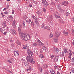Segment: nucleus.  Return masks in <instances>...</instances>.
I'll return each instance as SVG.
<instances>
[{"label": "nucleus", "instance_id": "obj_60", "mask_svg": "<svg viewBox=\"0 0 74 74\" xmlns=\"http://www.w3.org/2000/svg\"><path fill=\"white\" fill-rule=\"evenodd\" d=\"M34 3H35V4H37V2L36 1H35Z\"/></svg>", "mask_w": 74, "mask_h": 74}, {"label": "nucleus", "instance_id": "obj_27", "mask_svg": "<svg viewBox=\"0 0 74 74\" xmlns=\"http://www.w3.org/2000/svg\"><path fill=\"white\" fill-rule=\"evenodd\" d=\"M49 37H53V35L52 34V32H50Z\"/></svg>", "mask_w": 74, "mask_h": 74}, {"label": "nucleus", "instance_id": "obj_11", "mask_svg": "<svg viewBox=\"0 0 74 74\" xmlns=\"http://www.w3.org/2000/svg\"><path fill=\"white\" fill-rule=\"evenodd\" d=\"M15 20H14V21L13 22V25H12V26H13V27H14V28H15V27H16V25H15Z\"/></svg>", "mask_w": 74, "mask_h": 74}, {"label": "nucleus", "instance_id": "obj_18", "mask_svg": "<svg viewBox=\"0 0 74 74\" xmlns=\"http://www.w3.org/2000/svg\"><path fill=\"white\" fill-rule=\"evenodd\" d=\"M18 32H20V33H19V34L20 35V33H21V28H20L19 27H18Z\"/></svg>", "mask_w": 74, "mask_h": 74}, {"label": "nucleus", "instance_id": "obj_21", "mask_svg": "<svg viewBox=\"0 0 74 74\" xmlns=\"http://www.w3.org/2000/svg\"><path fill=\"white\" fill-rule=\"evenodd\" d=\"M23 27H25V24H26V22H25V21H24L23 23Z\"/></svg>", "mask_w": 74, "mask_h": 74}, {"label": "nucleus", "instance_id": "obj_29", "mask_svg": "<svg viewBox=\"0 0 74 74\" xmlns=\"http://www.w3.org/2000/svg\"><path fill=\"white\" fill-rule=\"evenodd\" d=\"M23 48L24 49H26V48H27V46L26 45H24L23 46Z\"/></svg>", "mask_w": 74, "mask_h": 74}, {"label": "nucleus", "instance_id": "obj_52", "mask_svg": "<svg viewBox=\"0 0 74 74\" xmlns=\"http://www.w3.org/2000/svg\"><path fill=\"white\" fill-rule=\"evenodd\" d=\"M15 12V11L14 10H12V13L13 14H14V13Z\"/></svg>", "mask_w": 74, "mask_h": 74}, {"label": "nucleus", "instance_id": "obj_40", "mask_svg": "<svg viewBox=\"0 0 74 74\" xmlns=\"http://www.w3.org/2000/svg\"><path fill=\"white\" fill-rule=\"evenodd\" d=\"M57 7L58 8V9H60V6L58 5H57Z\"/></svg>", "mask_w": 74, "mask_h": 74}, {"label": "nucleus", "instance_id": "obj_26", "mask_svg": "<svg viewBox=\"0 0 74 74\" xmlns=\"http://www.w3.org/2000/svg\"><path fill=\"white\" fill-rule=\"evenodd\" d=\"M32 70V69L30 67H29L28 69H27L26 70L27 71H30V70Z\"/></svg>", "mask_w": 74, "mask_h": 74}, {"label": "nucleus", "instance_id": "obj_28", "mask_svg": "<svg viewBox=\"0 0 74 74\" xmlns=\"http://www.w3.org/2000/svg\"><path fill=\"white\" fill-rule=\"evenodd\" d=\"M55 17L56 18H60V16H58L56 14L55 15Z\"/></svg>", "mask_w": 74, "mask_h": 74}, {"label": "nucleus", "instance_id": "obj_1", "mask_svg": "<svg viewBox=\"0 0 74 74\" xmlns=\"http://www.w3.org/2000/svg\"><path fill=\"white\" fill-rule=\"evenodd\" d=\"M20 36L21 37V39L25 40V41H27L30 39V35H25L23 33H20Z\"/></svg>", "mask_w": 74, "mask_h": 74}, {"label": "nucleus", "instance_id": "obj_35", "mask_svg": "<svg viewBox=\"0 0 74 74\" xmlns=\"http://www.w3.org/2000/svg\"><path fill=\"white\" fill-rule=\"evenodd\" d=\"M59 11H60V12H63L64 11L62 9L60 8L59 9Z\"/></svg>", "mask_w": 74, "mask_h": 74}, {"label": "nucleus", "instance_id": "obj_24", "mask_svg": "<svg viewBox=\"0 0 74 74\" xmlns=\"http://www.w3.org/2000/svg\"><path fill=\"white\" fill-rule=\"evenodd\" d=\"M37 14L38 15H41V12H40V11H37Z\"/></svg>", "mask_w": 74, "mask_h": 74}, {"label": "nucleus", "instance_id": "obj_54", "mask_svg": "<svg viewBox=\"0 0 74 74\" xmlns=\"http://www.w3.org/2000/svg\"><path fill=\"white\" fill-rule=\"evenodd\" d=\"M0 30L2 33H3V29H0Z\"/></svg>", "mask_w": 74, "mask_h": 74}, {"label": "nucleus", "instance_id": "obj_53", "mask_svg": "<svg viewBox=\"0 0 74 74\" xmlns=\"http://www.w3.org/2000/svg\"><path fill=\"white\" fill-rule=\"evenodd\" d=\"M7 33V32H4L3 33L4 34V35H6Z\"/></svg>", "mask_w": 74, "mask_h": 74}, {"label": "nucleus", "instance_id": "obj_56", "mask_svg": "<svg viewBox=\"0 0 74 74\" xmlns=\"http://www.w3.org/2000/svg\"><path fill=\"white\" fill-rule=\"evenodd\" d=\"M71 56L70 55H69L68 56V57H69V58H71Z\"/></svg>", "mask_w": 74, "mask_h": 74}, {"label": "nucleus", "instance_id": "obj_38", "mask_svg": "<svg viewBox=\"0 0 74 74\" xmlns=\"http://www.w3.org/2000/svg\"><path fill=\"white\" fill-rule=\"evenodd\" d=\"M1 14L2 17H3V18H4V13H1Z\"/></svg>", "mask_w": 74, "mask_h": 74}, {"label": "nucleus", "instance_id": "obj_10", "mask_svg": "<svg viewBox=\"0 0 74 74\" xmlns=\"http://www.w3.org/2000/svg\"><path fill=\"white\" fill-rule=\"evenodd\" d=\"M14 55H15V56H18L19 55V52L18 51H14Z\"/></svg>", "mask_w": 74, "mask_h": 74}, {"label": "nucleus", "instance_id": "obj_15", "mask_svg": "<svg viewBox=\"0 0 74 74\" xmlns=\"http://www.w3.org/2000/svg\"><path fill=\"white\" fill-rule=\"evenodd\" d=\"M50 73H51V74H56L55 73V71H54V70H51L50 71Z\"/></svg>", "mask_w": 74, "mask_h": 74}, {"label": "nucleus", "instance_id": "obj_37", "mask_svg": "<svg viewBox=\"0 0 74 74\" xmlns=\"http://www.w3.org/2000/svg\"><path fill=\"white\" fill-rule=\"evenodd\" d=\"M42 68L40 67L39 68V70H40V72H42Z\"/></svg>", "mask_w": 74, "mask_h": 74}, {"label": "nucleus", "instance_id": "obj_46", "mask_svg": "<svg viewBox=\"0 0 74 74\" xmlns=\"http://www.w3.org/2000/svg\"><path fill=\"white\" fill-rule=\"evenodd\" d=\"M4 14H8V12L7 11H5L4 12Z\"/></svg>", "mask_w": 74, "mask_h": 74}, {"label": "nucleus", "instance_id": "obj_16", "mask_svg": "<svg viewBox=\"0 0 74 74\" xmlns=\"http://www.w3.org/2000/svg\"><path fill=\"white\" fill-rule=\"evenodd\" d=\"M48 67V65L47 64H45L43 66V68L45 69H47Z\"/></svg>", "mask_w": 74, "mask_h": 74}, {"label": "nucleus", "instance_id": "obj_64", "mask_svg": "<svg viewBox=\"0 0 74 74\" xmlns=\"http://www.w3.org/2000/svg\"><path fill=\"white\" fill-rule=\"evenodd\" d=\"M72 65L73 66H74V63H73L72 64Z\"/></svg>", "mask_w": 74, "mask_h": 74}, {"label": "nucleus", "instance_id": "obj_23", "mask_svg": "<svg viewBox=\"0 0 74 74\" xmlns=\"http://www.w3.org/2000/svg\"><path fill=\"white\" fill-rule=\"evenodd\" d=\"M63 34H65V36H67L69 34H68V33L66 32H63Z\"/></svg>", "mask_w": 74, "mask_h": 74}, {"label": "nucleus", "instance_id": "obj_32", "mask_svg": "<svg viewBox=\"0 0 74 74\" xmlns=\"http://www.w3.org/2000/svg\"><path fill=\"white\" fill-rule=\"evenodd\" d=\"M35 23L37 24V25H38L39 24V23H38V21H37V20H36L35 21Z\"/></svg>", "mask_w": 74, "mask_h": 74}, {"label": "nucleus", "instance_id": "obj_39", "mask_svg": "<svg viewBox=\"0 0 74 74\" xmlns=\"http://www.w3.org/2000/svg\"><path fill=\"white\" fill-rule=\"evenodd\" d=\"M71 61L72 62H74V57L72 59Z\"/></svg>", "mask_w": 74, "mask_h": 74}, {"label": "nucleus", "instance_id": "obj_45", "mask_svg": "<svg viewBox=\"0 0 74 74\" xmlns=\"http://www.w3.org/2000/svg\"><path fill=\"white\" fill-rule=\"evenodd\" d=\"M66 16H68V15H70V13L67 12V13H66Z\"/></svg>", "mask_w": 74, "mask_h": 74}, {"label": "nucleus", "instance_id": "obj_17", "mask_svg": "<svg viewBox=\"0 0 74 74\" xmlns=\"http://www.w3.org/2000/svg\"><path fill=\"white\" fill-rule=\"evenodd\" d=\"M44 29H47V30H50V28L49 27H44Z\"/></svg>", "mask_w": 74, "mask_h": 74}, {"label": "nucleus", "instance_id": "obj_43", "mask_svg": "<svg viewBox=\"0 0 74 74\" xmlns=\"http://www.w3.org/2000/svg\"><path fill=\"white\" fill-rule=\"evenodd\" d=\"M43 11L44 12H45L46 11V9L45 8H43Z\"/></svg>", "mask_w": 74, "mask_h": 74}, {"label": "nucleus", "instance_id": "obj_9", "mask_svg": "<svg viewBox=\"0 0 74 74\" xmlns=\"http://www.w3.org/2000/svg\"><path fill=\"white\" fill-rule=\"evenodd\" d=\"M38 45H42L43 46L44 45V43H43L41 41H40L38 39Z\"/></svg>", "mask_w": 74, "mask_h": 74}, {"label": "nucleus", "instance_id": "obj_33", "mask_svg": "<svg viewBox=\"0 0 74 74\" xmlns=\"http://www.w3.org/2000/svg\"><path fill=\"white\" fill-rule=\"evenodd\" d=\"M17 44L18 45H21V42H20L19 41H17Z\"/></svg>", "mask_w": 74, "mask_h": 74}, {"label": "nucleus", "instance_id": "obj_2", "mask_svg": "<svg viewBox=\"0 0 74 74\" xmlns=\"http://www.w3.org/2000/svg\"><path fill=\"white\" fill-rule=\"evenodd\" d=\"M27 59L28 62L31 63H35V62L33 60V58L32 57L27 56Z\"/></svg>", "mask_w": 74, "mask_h": 74}, {"label": "nucleus", "instance_id": "obj_48", "mask_svg": "<svg viewBox=\"0 0 74 74\" xmlns=\"http://www.w3.org/2000/svg\"><path fill=\"white\" fill-rule=\"evenodd\" d=\"M72 32L73 33V34H74V29H72Z\"/></svg>", "mask_w": 74, "mask_h": 74}, {"label": "nucleus", "instance_id": "obj_59", "mask_svg": "<svg viewBox=\"0 0 74 74\" xmlns=\"http://www.w3.org/2000/svg\"><path fill=\"white\" fill-rule=\"evenodd\" d=\"M32 18H33V19H35V17L34 16H32Z\"/></svg>", "mask_w": 74, "mask_h": 74}, {"label": "nucleus", "instance_id": "obj_6", "mask_svg": "<svg viewBox=\"0 0 74 74\" xmlns=\"http://www.w3.org/2000/svg\"><path fill=\"white\" fill-rule=\"evenodd\" d=\"M62 5H63L64 6H66L68 4V2L67 1H65L64 2L62 3Z\"/></svg>", "mask_w": 74, "mask_h": 74}, {"label": "nucleus", "instance_id": "obj_5", "mask_svg": "<svg viewBox=\"0 0 74 74\" xmlns=\"http://www.w3.org/2000/svg\"><path fill=\"white\" fill-rule=\"evenodd\" d=\"M53 49L54 50V52H56L57 53H58V52H59V50L58 49L56 48H53Z\"/></svg>", "mask_w": 74, "mask_h": 74}, {"label": "nucleus", "instance_id": "obj_47", "mask_svg": "<svg viewBox=\"0 0 74 74\" xmlns=\"http://www.w3.org/2000/svg\"><path fill=\"white\" fill-rule=\"evenodd\" d=\"M45 74H48V71L45 72Z\"/></svg>", "mask_w": 74, "mask_h": 74}, {"label": "nucleus", "instance_id": "obj_7", "mask_svg": "<svg viewBox=\"0 0 74 74\" xmlns=\"http://www.w3.org/2000/svg\"><path fill=\"white\" fill-rule=\"evenodd\" d=\"M11 32L13 34H16V31H15L14 29H12L11 30Z\"/></svg>", "mask_w": 74, "mask_h": 74}, {"label": "nucleus", "instance_id": "obj_58", "mask_svg": "<svg viewBox=\"0 0 74 74\" xmlns=\"http://www.w3.org/2000/svg\"><path fill=\"white\" fill-rule=\"evenodd\" d=\"M54 69H56V68H57V66H54Z\"/></svg>", "mask_w": 74, "mask_h": 74}, {"label": "nucleus", "instance_id": "obj_61", "mask_svg": "<svg viewBox=\"0 0 74 74\" xmlns=\"http://www.w3.org/2000/svg\"><path fill=\"white\" fill-rule=\"evenodd\" d=\"M62 55H63V56H64V52L63 51H62Z\"/></svg>", "mask_w": 74, "mask_h": 74}, {"label": "nucleus", "instance_id": "obj_25", "mask_svg": "<svg viewBox=\"0 0 74 74\" xmlns=\"http://www.w3.org/2000/svg\"><path fill=\"white\" fill-rule=\"evenodd\" d=\"M24 64L26 66H28V64H29V63H28V62H25L24 63Z\"/></svg>", "mask_w": 74, "mask_h": 74}, {"label": "nucleus", "instance_id": "obj_31", "mask_svg": "<svg viewBox=\"0 0 74 74\" xmlns=\"http://www.w3.org/2000/svg\"><path fill=\"white\" fill-rule=\"evenodd\" d=\"M64 52L65 53H68V52H67V49H64Z\"/></svg>", "mask_w": 74, "mask_h": 74}, {"label": "nucleus", "instance_id": "obj_19", "mask_svg": "<svg viewBox=\"0 0 74 74\" xmlns=\"http://www.w3.org/2000/svg\"><path fill=\"white\" fill-rule=\"evenodd\" d=\"M33 46H37L38 44H37V43H33Z\"/></svg>", "mask_w": 74, "mask_h": 74}, {"label": "nucleus", "instance_id": "obj_13", "mask_svg": "<svg viewBox=\"0 0 74 74\" xmlns=\"http://www.w3.org/2000/svg\"><path fill=\"white\" fill-rule=\"evenodd\" d=\"M58 60V56H56L54 59V61L55 62H57Z\"/></svg>", "mask_w": 74, "mask_h": 74}, {"label": "nucleus", "instance_id": "obj_41", "mask_svg": "<svg viewBox=\"0 0 74 74\" xmlns=\"http://www.w3.org/2000/svg\"><path fill=\"white\" fill-rule=\"evenodd\" d=\"M32 52L30 51V49H28L27 50V53H29V52Z\"/></svg>", "mask_w": 74, "mask_h": 74}, {"label": "nucleus", "instance_id": "obj_44", "mask_svg": "<svg viewBox=\"0 0 74 74\" xmlns=\"http://www.w3.org/2000/svg\"><path fill=\"white\" fill-rule=\"evenodd\" d=\"M53 58H54V56L53 55H52L51 57V59H53Z\"/></svg>", "mask_w": 74, "mask_h": 74}, {"label": "nucleus", "instance_id": "obj_62", "mask_svg": "<svg viewBox=\"0 0 74 74\" xmlns=\"http://www.w3.org/2000/svg\"><path fill=\"white\" fill-rule=\"evenodd\" d=\"M57 74H60V73H59V72L57 71Z\"/></svg>", "mask_w": 74, "mask_h": 74}, {"label": "nucleus", "instance_id": "obj_50", "mask_svg": "<svg viewBox=\"0 0 74 74\" xmlns=\"http://www.w3.org/2000/svg\"><path fill=\"white\" fill-rule=\"evenodd\" d=\"M50 19H52V16H51L50 17Z\"/></svg>", "mask_w": 74, "mask_h": 74}, {"label": "nucleus", "instance_id": "obj_49", "mask_svg": "<svg viewBox=\"0 0 74 74\" xmlns=\"http://www.w3.org/2000/svg\"><path fill=\"white\" fill-rule=\"evenodd\" d=\"M25 2L27 3V4H28V3L29 2V1H28V0H27V1H25Z\"/></svg>", "mask_w": 74, "mask_h": 74}, {"label": "nucleus", "instance_id": "obj_20", "mask_svg": "<svg viewBox=\"0 0 74 74\" xmlns=\"http://www.w3.org/2000/svg\"><path fill=\"white\" fill-rule=\"evenodd\" d=\"M39 57L40 58H44V55L42 54H40L39 55Z\"/></svg>", "mask_w": 74, "mask_h": 74}, {"label": "nucleus", "instance_id": "obj_8", "mask_svg": "<svg viewBox=\"0 0 74 74\" xmlns=\"http://www.w3.org/2000/svg\"><path fill=\"white\" fill-rule=\"evenodd\" d=\"M42 50H43V51H42V52H43V51L45 52L47 50V48H46V47H45L43 46L42 47Z\"/></svg>", "mask_w": 74, "mask_h": 74}, {"label": "nucleus", "instance_id": "obj_51", "mask_svg": "<svg viewBox=\"0 0 74 74\" xmlns=\"http://www.w3.org/2000/svg\"><path fill=\"white\" fill-rule=\"evenodd\" d=\"M44 27V24H42L41 26V28H43Z\"/></svg>", "mask_w": 74, "mask_h": 74}, {"label": "nucleus", "instance_id": "obj_22", "mask_svg": "<svg viewBox=\"0 0 74 74\" xmlns=\"http://www.w3.org/2000/svg\"><path fill=\"white\" fill-rule=\"evenodd\" d=\"M28 53V55H29L30 56H32L33 55V53H32V52H29V53Z\"/></svg>", "mask_w": 74, "mask_h": 74}, {"label": "nucleus", "instance_id": "obj_63", "mask_svg": "<svg viewBox=\"0 0 74 74\" xmlns=\"http://www.w3.org/2000/svg\"><path fill=\"white\" fill-rule=\"evenodd\" d=\"M9 62L10 63H12V62L10 61H9Z\"/></svg>", "mask_w": 74, "mask_h": 74}, {"label": "nucleus", "instance_id": "obj_3", "mask_svg": "<svg viewBox=\"0 0 74 74\" xmlns=\"http://www.w3.org/2000/svg\"><path fill=\"white\" fill-rule=\"evenodd\" d=\"M42 2L44 6L46 7L48 6V3L47 1H46V0H43Z\"/></svg>", "mask_w": 74, "mask_h": 74}, {"label": "nucleus", "instance_id": "obj_30", "mask_svg": "<svg viewBox=\"0 0 74 74\" xmlns=\"http://www.w3.org/2000/svg\"><path fill=\"white\" fill-rule=\"evenodd\" d=\"M27 22H29V23H30V22H31V20H30V19H27L26 20Z\"/></svg>", "mask_w": 74, "mask_h": 74}, {"label": "nucleus", "instance_id": "obj_14", "mask_svg": "<svg viewBox=\"0 0 74 74\" xmlns=\"http://www.w3.org/2000/svg\"><path fill=\"white\" fill-rule=\"evenodd\" d=\"M2 25L3 26V27H5V25H6V22L4 21L2 23Z\"/></svg>", "mask_w": 74, "mask_h": 74}, {"label": "nucleus", "instance_id": "obj_55", "mask_svg": "<svg viewBox=\"0 0 74 74\" xmlns=\"http://www.w3.org/2000/svg\"><path fill=\"white\" fill-rule=\"evenodd\" d=\"M69 54L70 55H71H71H72V53H71V52L69 53Z\"/></svg>", "mask_w": 74, "mask_h": 74}, {"label": "nucleus", "instance_id": "obj_57", "mask_svg": "<svg viewBox=\"0 0 74 74\" xmlns=\"http://www.w3.org/2000/svg\"><path fill=\"white\" fill-rule=\"evenodd\" d=\"M8 72H9V73H11L12 74H13V73H12V72H11V71H9Z\"/></svg>", "mask_w": 74, "mask_h": 74}, {"label": "nucleus", "instance_id": "obj_42", "mask_svg": "<svg viewBox=\"0 0 74 74\" xmlns=\"http://www.w3.org/2000/svg\"><path fill=\"white\" fill-rule=\"evenodd\" d=\"M71 71L72 73H74V69H72Z\"/></svg>", "mask_w": 74, "mask_h": 74}, {"label": "nucleus", "instance_id": "obj_36", "mask_svg": "<svg viewBox=\"0 0 74 74\" xmlns=\"http://www.w3.org/2000/svg\"><path fill=\"white\" fill-rule=\"evenodd\" d=\"M25 58H23L21 59V61H22V62H23L24 61V60H25Z\"/></svg>", "mask_w": 74, "mask_h": 74}, {"label": "nucleus", "instance_id": "obj_4", "mask_svg": "<svg viewBox=\"0 0 74 74\" xmlns=\"http://www.w3.org/2000/svg\"><path fill=\"white\" fill-rule=\"evenodd\" d=\"M59 35L60 34L59 32H58L57 31H56L55 34V37L58 38L59 37Z\"/></svg>", "mask_w": 74, "mask_h": 74}, {"label": "nucleus", "instance_id": "obj_34", "mask_svg": "<svg viewBox=\"0 0 74 74\" xmlns=\"http://www.w3.org/2000/svg\"><path fill=\"white\" fill-rule=\"evenodd\" d=\"M54 41H58V38L56 37L55 38H54Z\"/></svg>", "mask_w": 74, "mask_h": 74}, {"label": "nucleus", "instance_id": "obj_12", "mask_svg": "<svg viewBox=\"0 0 74 74\" xmlns=\"http://www.w3.org/2000/svg\"><path fill=\"white\" fill-rule=\"evenodd\" d=\"M9 20L10 21V22H12L13 20V17L11 16H9Z\"/></svg>", "mask_w": 74, "mask_h": 74}]
</instances>
